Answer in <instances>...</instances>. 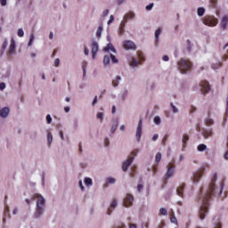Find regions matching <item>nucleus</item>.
I'll use <instances>...</instances> for the list:
<instances>
[{
  "label": "nucleus",
  "mask_w": 228,
  "mask_h": 228,
  "mask_svg": "<svg viewBox=\"0 0 228 228\" xmlns=\"http://www.w3.org/2000/svg\"><path fill=\"white\" fill-rule=\"evenodd\" d=\"M218 179V175L216 173L214 174L211 183L208 186V191L205 192V194L201 197V206L199 211V216L200 220H204L206 218V215H208V211L209 210V199H211V195L217 193L220 195L222 193V190H224V184L220 183V188H216L215 183Z\"/></svg>",
  "instance_id": "f257e3e1"
},
{
  "label": "nucleus",
  "mask_w": 228,
  "mask_h": 228,
  "mask_svg": "<svg viewBox=\"0 0 228 228\" xmlns=\"http://www.w3.org/2000/svg\"><path fill=\"white\" fill-rule=\"evenodd\" d=\"M35 199H37V203L34 218H40V216L44 215V210L45 209V199H44L43 195L38 193H35L32 196V200H35Z\"/></svg>",
  "instance_id": "f03ea898"
},
{
  "label": "nucleus",
  "mask_w": 228,
  "mask_h": 228,
  "mask_svg": "<svg viewBox=\"0 0 228 228\" xmlns=\"http://www.w3.org/2000/svg\"><path fill=\"white\" fill-rule=\"evenodd\" d=\"M192 66L193 64L188 59H181L177 62L178 70L181 74H188L191 70Z\"/></svg>",
  "instance_id": "7ed1b4c3"
},
{
  "label": "nucleus",
  "mask_w": 228,
  "mask_h": 228,
  "mask_svg": "<svg viewBox=\"0 0 228 228\" xmlns=\"http://www.w3.org/2000/svg\"><path fill=\"white\" fill-rule=\"evenodd\" d=\"M202 22L203 24H205V26H208L209 28H215V26L218 24V19L212 15H206L202 19Z\"/></svg>",
  "instance_id": "20e7f679"
},
{
  "label": "nucleus",
  "mask_w": 228,
  "mask_h": 228,
  "mask_svg": "<svg viewBox=\"0 0 228 228\" xmlns=\"http://www.w3.org/2000/svg\"><path fill=\"white\" fill-rule=\"evenodd\" d=\"M203 174H204V167H200L198 171L193 173L192 176L191 177V183H199Z\"/></svg>",
  "instance_id": "39448f33"
},
{
  "label": "nucleus",
  "mask_w": 228,
  "mask_h": 228,
  "mask_svg": "<svg viewBox=\"0 0 228 228\" xmlns=\"http://www.w3.org/2000/svg\"><path fill=\"white\" fill-rule=\"evenodd\" d=\"M112 61V63H118V59H117V57L115 55H113L112 53L110 54H106L103 57V64L106 66L110 63V61Z\"/></svg>",
  "instance_id": "423d86ee"
},
{
  "label": "nucleus",
  "mask_w": 228,
  "mask_h": 228,
  "mask_svg": "<svg viewBox=\"0 0 228 228\" xmlns=\"http://www.w3.org/2000/svg\"><path fill=\"white\" fill-rule=\"evenodd\" d=\"M134 200V197L132 194H126V198L124 199L123 206L125 208H131L133 206V201Z\"/></svg>",
  "instance_id": "0eeeda50"
},
{
  "label": "nucleus",
  "mask_w": 228,
  "mask_h": 228,
  "mask_svg": "<svg viewBox=\"0 0 228 228\" xmlns=\"http://www.w3.org/2000/svg\"><path fill=\"white\" fill-rule=\"evenodd\" d=\"M201 94H208L211 87H209V82L203 80L200 83Z\"/></svg>",
  "instance_id": "6e6552de"
},
{
  "label": "nucleus",
  "mask_w": 228,
  "mask_h": 228,
  "mask_svg": "<svg viewBox=\"0 0 228 228\" xmlns=\"http://www.w3.org/2000/svg\"><path fill=\"white\" fill-rule=\"evenodd\" d=\"M118 205V203L117 202V200H112L109 208H107V215L110 216H111V213H113V211H115V208H117V206Z\"/></svg>",
  "instance_id": "1a4fd4ad"
},
{
  "label": "nucleus",
  "mask_w": 228,
  "mask_h": 228,
  "mask_svg": "<svg viewBox=\"0 0 228 228\" xmlns=\"http://www.w3.org/2000/svg\"><path fill=\"white\" fill-rule=\"evenodd\" d=\"M99 51V44L97 41L92 42V58L93 60H95V54H97V52Z\"/></svg>",
  "instance_id": "9d476101"
},
{
  "label": "nucleus",
  "mask_w": 228,
  "mask_h": 228,
  "mask_svg": "<svg viewBox=\"0 0 228 228\" xmlns=\"http://www.w3.org/2000/svg\"><path fill=\"white\" fill-rule=\"evenodd\" d=\"M174 168H175V166L174 164H169L167 166V170L166 173V178L167 179H170V177H172L174 175Z\"/></svg>",
  "instance_id": "9b49d317"
},
{
  "label": "nucleus",
  "mask_w": 228,
  "mask_h": 228,
  "mask_svg": "<svg viewBox=\"0 0 228 228\" xmlns=\"http://www.w3.org/2000/svg\"><path fill=\"white\" fill-rule=\"evenodd\" d=\"M227 26H228V16L224 15L222 17L221 21H220V28L225 31V29H227Z\"/></svg>",
  "instance_id": "f8f14e48"
},
{
  "label": "nucleus",
  "mask_w": 228,
  "mask_h": 228,
  "mask_svg": "<svg viewBox=\"0 0 228 228\" xmlns=\"http://www.w3.org/2000/svg\"><path fill=\"white\" fill-rule=\"evenodd\" d=\"M142 119L139 120L137 127H136V133L135 136L137 138V142H140V139L142 138Z\"/></svg>",
  "instance_id": "ddd939ff"
},
{
  "label": "nucleus",
  "mask_w": 228,
  "mask_h": 228,
  "mask_svg": "<svg viewBox=\"0 0 228 228\" xmlns=\"http://www.w3.org/2000/svg\"><path fill=\"white\" fill-rule=\"evenodd\" d=\"M133 159H134V157H130L128 159H126L123 163V165H122L123 172H127V168H129V166L133 163Z\"/></svg>",
  "instance_id": "4468645a"
},
{
  "label": "nucleus",
  "mask_w": 228,
  "mask_h": 228,
  "mask_svg": "<svg viewBox=\"0 0 228 228\" xmlns=\"http://www.w3.org/2000/svg\"><path fill=\"white\" fill-rule=\"evenodd\" d=\"M123 47L126 50H129L135 49L136 46L134 45V43H133V41L126 40L123 42Z\"/></svg>",
  "instance_id": "2eb2a0df"
},
{
  "label": "nucleus",
  "mask_w": 228,
  "mask_h": 228,
  "mask_svg": "<svg viewBox=\"0 0 228 228\" xmlns=\"http://www.w3.org/2000/svg\"><path fill=\"white\" fill-rule=\"evenodd\" d=\"M8 115H10V108L4 107L2 110H0V117H2V118H6Z\"/></svg>",
  "instance_id": "dca6fc26"
},
{
  "label": "nucleus",
  "mask_w": 228,
  "mask_h": 228,
  "mask_svg": "<svg viewBox=\"0 0 228 228\" xmlns=\"http://www.w3.org/2000/svg\"><path fill=\"white\" fill-rule=\"evenodd\" d=\"M186 184L183 183L180 186L177 187L176 189V193L179 197H183V194L184 193V188H185Z\"/></svg>",
  "instance_id": "f3484780"
},
{
  "label": "nucleus",
  "mask_w": 228,
  "mask_h": 228,
  "mask_svg": "<svg viewBox=\"0 0 228 228\" xmlns=\"http://www.w3.org/2000/svg\"><path fill=\"white\" fill-rule=\"evenodd\" d=\"M104 53H110V51H112V53H117V50L115 49V46L109 43L105 48H103Z\"/></svg>",
  "instance_id": "a211bd4d"
},
{
  "label": "nucleus",
  "mask_w": 228,
  "mask_h": 228,
  "mask_svg": "<svg viewBox=\"0 0 228 228\" xmlns=\"http://www.w3.org/2000/svg\"><path fill=\"white\" fill-rule=\"evenodd\" d=\"M134 17H135L134 12H127L126 14H125L124 16L125 24H126V21L127 20H133Z\"/></svg>",
  "instance_id": "6ab92c4d"
},
{
  "label": "nucleus",
  "mask_w": 228,
  "mask_h": 228,
  "mask_svg": "<svg viewBox=\"0 0 228 228\" xmlns=\"http://www.w3.org/2000/svg\"><path fill=\"white\" fill-rule=\"evenodd\" d=\"M117 127H118V118L112 121V125L110 127V133H112V134L115 133V131H117Z\"/></svg>",
  "instance_id": "aec40b11"
},
{
  "label": "nucleus",
  "mask_w": 228,
  "mask_h": 228,
  "mask_svg": "<svg viewBox=\"0 0 228 228\" xmlns=\"http://www.w3.org/2000/svg\"><path fill=\"white\" fill-rule=\"evenodd\" d=\"M9 54H15V41L13 39L9 46Z\"/></svg>",
  "instance_id": "412c9836"
},
{
  "label": "nucleus",
  "mask_w": 228,
  "mask_h": 228,
  "mask_svg": "<svg viewBox=\"0 0 228 228\" xmlns=\"http://www.w3.org/2000/svg\"><path fill=\"white\" fill-rule=\"evenodd\" d=\"M188 140H190V137L188 136V134H183V138H182L183 148V149L186 148V143L188 142Z\"/></svg>",
  "instance_id": "4be33fe9"
},
{
  "label": "nucleus",
  "mask_w": 228,
  "mask_h": 228,
  "mask_svg": "<svg viewBox=\"0 0 228 228\" xmlns=\"http://www.w3.org/2000/svg\"><path fill=\"white\" fill-rule=\"evenodd\" d=\"M122 80V77L120 76H118L115 77V79L112 80V86L117 87L118 86V83Z\"/></svg>",
  "instance_id": "5701e85b"
},
{
  "label": "nucleus",
  "mask_w": 228,
  "mask_h": 228,
  "mask_svg": "<svg viewBox=\"0 0 228 228\" xmlns=\"http://www.w3.org/2000/svg\"><path fill=\"white\" fill-rule=\"evenodd\" d=\"M47 142H48V147H51V143H53V134L47 130Z\"/></svg>",
  "instance_id": "b1692460"
},
{
  "label": "nucleus",
  "mask_w": 228,
  "mask_h": 228,
  "mask_svg": "<svg viewBox=\"0 0 228 228\" xmlns=\"http://www.w3.org/2000/svg\"><path fill=\"white\" fill-rule=\"evenodd\" d=\"M140 61L138 60L134 59V57L132 58V61L130 62V67H138L140 65Z\"/></svg>",
  "instance_id": "393cba45"
},
{
  "label": "nucleus",
  "mask_w": 228,
  "mask_h": 228,
  "mask_svg": "<svg viewBox=\"0 0 228 228\" xmlns=\"http://www.w3.org/2000/svg\"><path fill=\"white\" fill-rule=\"evenodd\" d=\"M84 183L86 186H92L94 184L92 178H88V177L85 178Z\"/></svg>",
  "instance_id": "a878e982"
},
{
  "label": "nucleus",
  "mask_w": 228,
  "mask_h": 228,
  "mask_svg": "<svg viewBox=\"0 0 228 228\" xmlns=\"http://www.w3.org/2000/svg\"><path fill=\"white\" fill-rule=\"evenodd\" d=\"M126 27V21H121V24L119 26V34L124 35V28Z\"/></svg>",
  "instance_id": "bb28decb"
},
{
  "label": "nucleus",
  "mask_w": 228,
  "mask_h": 228,
  "mask_svg": "<svg viewBox=\"0 0 228 228\" xmlns=\"http://www.w3.org/2000/svg\"><path fill=\"white\" fill-rule=\"evenodd\" d=\"M160 35H161V28H158L155 31V40H156V42H159Z\"/></svg>",
  "instance_id": "cd10ccee"
},
{
  "label": "nucleus",
  "mask_w": 228,
  "mask_h": 228,
  "mask_svg": "<svg viewBox=\"0 0 228 228\" xmlns=\"http://www.w3.org/2000/svg\"><path fill=\"white\" fill-rule=\"evenodd\" d=\"M222 67V62H214L211 65V68L214 69V70H216V69H220Z\"/></svg>",
  "instance_id": "c85d7f7f"
},
{
  "label": "nucleus",
  "mask_w": 228,
  "mask_h": 228,
  "mask_svg": "<svg viewBox=\"0 0 228 228\" xmlns=\"http://www.w3.org/2000/svg\"><path fill=\"white\" fill-rule=\"evenodd\" d=\"M198 15L199 17H202V15H204V13H206V9H204L203 7H200L198 8Z\"/></svg>",
  "instance_id": "c756f323"
},
{
  "label": "nucleus",
  "mask_w": 228,
  "mask_h": 228,
  "mask_svg": "<svg viewBox=\"0 0 228 228\" xmlns=\"http://www.w3.org/2000/svg\"><path fill=\"white\" fill-rule=\"evenodd\" d=\"M102 33V25H101L100 27H98V29H97V31H96V37H97L98 38H101Z\"/></svg>",
  "instance_id": "7c9ffc66"
},
{
  "label": "nucleus",
  "mask_w": 228,
  "mask_h": 228,
  "mask_svg": "<svg viewBox=\"0 0 228 228\" xmlns=\"http://www.w3.org/2000/svg\"><path fill=\"white\" fill-rule=\"evenodd\" d=\"M206 149H208V146H206V144H200V145L198 146V151H199L200 152H203V151H206Z\"/></svg>",
  "instance_id": "2f4dec72"
},
{
  "label": "nucleus",
  "mask_w": 228,
  "mask_h": 228,
  "mask_svg": "<svg viewBox=\"0 0 228 228\" xmlns=\"http://www.w3.org/2000/svg\"><path fill=\"white\" fill-rule=\"evenodd\" d=\"M202 134H203L204 138H208L209 136H211V131L203 130Z\"/></svg>",
  "instance_id": "473e14b6"
},
{
  "label": "nucleus",
  "mask_w": 228,
  "mask_h": 228,
  "mask_svg": "<svg viewBox=\"0 0 228 228\" xmlns=\"http://www.w3.org/2000/svg\"><path fill=\"white\" fill-rule=\"evenodd\" d=\"M96 117H97V118H98L99 120H101V122H102V120L104 119V113H102V112H98V113L96 114Z\"/></svg>",
  "instance_id": "72a5a7b5"
},
{
  "label": "nucleus",
  "mask_w": 228,
  "mask_h": 228,
  "mask_svg": "<svg viewBox=\"0 0 228 228\" xmlns=\"http://www.w3.org/2000/svg\"><path fill=\"white\" fill-rule=\"evenodd\" d=\"M153 122L156 124V126H159V124H161V118L157 116L154 118Z\"/></svg>",
  "instance_id": "f704fd0d"
},
{
  "label": "nucleus",
  "mask_w": 228,
  "mask_h": 228,
  "mask_svg": "<svg viewBox=\"0 0 228 228\" xmlns=\"http://www.w3.org/2000/svg\"><path fill=\"white\" fill-rule=\"evenodd\" d=\"M170 106L173 110V113H179V109H177V107H175V105H174V102H171Z\"/></svg>",
  "instance_id": "c9c22d12"
},
{
  "label": "nucleus",
  "mask_w": 228,
  "mask_h": 228,
  "mask_svg": "<svg viewBox=\"0 0 228 228\" xmlns=\"http://www.w3.org/2000/svg\"><path fill=\"white\" fill-rule=\"evenodd\" d=\"M33 40H35V34L32 33L30 35V39H29V42H28V47H31V45H33Z\"/></svg>",
  "instance_id": "e433bc0d"
},
{
  "label": "nucleus",
  "mask_w": 228,
  "mask_h": 228,
  "mask_svg": "<svg viewBox=\"0 0 228 228\" xmlns=\"http://www.w3.org/2000/svg\"><path fill=\"white\" fill-rule=\"evenodd\" d=\"M205 124L207 126H213V124H215V122L211 118H207V119H205Z\"/></svg>",
  "instance_id": "4c0bfd02"
},
{
  "label": "nucleus",
  "mask_w": 228,
  "mask_h": 228,
  "mask_svg": "<svg viewBox=\"0 0 228 228\" xmlns=\"http://www.w3.org/2000/svg\"><path fill=\"white\" fill-rule=\"evenodd\" d=\"M155 161L157 163H159V161H161V153L160 152H158L155 156Z\"/></svg>",
  "instance_id": "58836bf2"
},
{
  "label": "nucleus",
  "mask_w": 228,
  "mask_h": 228,
  "mask_svg": "<svg viewBox=\"0 0 228 228\" xmlns=\"http://www.w3.org/2000/svg\"><path fill=\"white\" fill-rule=\"evenodd\" d=\"M127 94H128V91H127V89H126V90L123 92L122 95H121L122 101H126V97H127Z\"/></svg>",
  "instance_id": "ea45409f"
},
{
  "label": "nucleus",
  "mask_w": 228,
  "mask_h": 228,
  "mask_svg": "<svg viewBox=\"0 0 228 228\" xmlns=\"http://www.w3.org/2000/svg\"><path fill=\"white\" fill-rule=\"evenodd\" d=\"M159 213H160V215H163L164 216H167V211L166 210V208H161L159 209Z\"/></svg>",
  "instance_id": "a19ab883"
},
{
  "label": "nucleus",
  "mask_w": 228,
  "mask_h": 228,
  "mask_svg": "<svg viewBox=\"0 0 228 228\" xmlns=\"http://www.w3.org/2000/svg\"><path fill=\"white\" fill-rule=\"evenodd\" d=\"M107 183H110V184H115L116 180L115 178L110 177L107 179Z\"/></svg>",
  "instance_id": "79ce46f5"
},
{
  "label": "nucleus",
  "mask_w": 228,
  "mask_h": 228,
  "mask_svg": "<svg viewBox=\"0 0 228 228\" xmlns=\"http://www.w3.org/2000/svg\"><path fill=\"white\" fill-rule=\"evenodd\" d=\"M142 191H143V184H138L137 191H139V193H142Z\"/></svg>",
  "instance_id": "37998d69"
},
{
  "label": "nucleus",
  "mask_w": 228,
  "mask_h": 228,
  "mask_svg": "<svg viewBox=\"0 0 228 228\" xmlns=\"http://www.w3.org/2000/svg\"><path fill=\"white\" fill-rule=\"evenodd\" d=\"M78 186L80 187V190L82 191H85V186L83 185V181H79L78 182Z\"/></svg>",
  "instance_id": "c03bdc74"
},
{
  "label": "nucleus",
  "mask_w": 228,
  "mask_h": 228,
  "mask_svg": "<svg viewBox=\"0 0 228 228\" xmlns=\"http://www.w3.org/2000/svg\"><path fill=\"white\" fill-rule=\"evenodd\" d=\"M18 37H24V30L22 28L18 29Z\"/></svg>",
  "instance_id": "a18cd8bd"
},
{
  "label": "nucleus",
  "mask_w": 228,
  "mask_h": 228,
  "mask_svg": "<svg viewBox=\"0 0 228 228\" xmlns=\"http://www.w3.org/2000/svg\"><path fill=\"white\" fill-rule=\"evenodd\" d=\"M104 145L105 147H110V138H105L104 139Z\"/></svg>",
  "instance_id": "49530a36"
},
{
  "label": "nucleus",
  "mask_w": 228,
  "mask_h": 228,
  "mask_svg": "<svg viewBox=\"0 0 228 228\" xmlns=\"http://www.w3.org/2000/svg\"><path fill=\"white\" fill-rule=\"evenodd\" d=\"M46 121H47V124H51V122H53V118H51V115H47L46 116Z\"/></svg>",
  "instance_id": "de8ad7c7"
},
{
  "label": "nucleus",
  "mask_w": 228,
  "mask_h": 228,
  "mask_svg": "<svg viewBox=\"0 0 228 228\" xmlns=\"http://www.w3.org/2000/svg\"><path fill=\"white\" fill-rule=\"evenodd\" d=\"M138 152H139L138 149L134 150V151L131 152V154L133 155L132 158H134V156H137V155H138Z\"/></svg>",
  "instance_id": "09e8293b"
},
{
  "label": "nucleus",
  "mask_w": 228,
  "mask_h": 228,
  "mask_svg": "<svg viewBox=\"0 0 228 228\" xmlns=\"http://www.w3.org/2000/svg\"><path fill=\"white\" fill-rule=\"evenodd\" d=\"M110 13V10L106 9L102 12V17H106Z\"/></svg>",
  "instance_id": "8fccbe9b"
},
{
  "label": "nucleus",
  "mask_w": 228,
  "mask_h": 228,
  "mask_svg": "<svg viewBox=\"0 0 228 228\" xmlns=\"http://www.w3.org/2000/svg\"><path fill=\"white\" fill-rule=\"evenodd\" d=\"M4 88H6V84L4 82L0 83V90H4Z\"/></svg>",
  "instance_id": "3c124183"
},
{
  "label": "nucleus",
  "mask_w": 228,
  "mask_h": 228,
  "mask_svg": "<svg viewBox=\"0 0 228 228\" xmlns=\"http://www.w3.org/2000/svg\"><path fill=\"white\" fill-rule=\"evenodd\" d=\"M89 53H90V50L88 49V47H85L84 53L86 54V56H88Z\"/></svg>",
  "instance_id": "603ef678"
},
{
  "label": "nucleus",
  "mask_w": 228,
  "mask_h": 228,
  "mask_svg": "<svg viewBox=\"0 0 228 228\" xmlns=\"http://www.w3.org/2000/svg\"><path fill=\"white\" fill-rule=\"evenodd\" d=\"M114 228H126V224H120L115 225Z\"/></svg>",
  "instance_id": "864d4df0"
},
{
  "label": "nucleus",
  "mask_w": 228,
  "mask_h": 228,
  "mask_svg": "<svg viewBox=\"0 0 228 228\" xmlns=\"http://www.w3.org/2000/svg\"><path fill=\"white\" fill-rule=\"evenodd\" d=\"M54 65L55 67H60V60L58 58L54 60Z\"/></svg>",
  "instance_id": "5fc2aeb1"
},
{
  "label": "nucleus",
  "mask_w": 228,
  "mask_h": 228,
  "mask_svg": "<svg viewBox=\"0 0 228 228\" xmlns=\"http://www.w3.org/2000/svg\"><path fill=\"white\" fill-rule=\"evenodd\" d=\"M154 6V4H150L149 5L146 6V10L150 11V10H152Z\"/></svg>",
  "instance_id": "6e6d98bb"
},
{
  "label": "nucleus",
  "mask_w": 228,
  "mask_h": 228,
  "mask_svg": "<svg viewBox=\"0 0 228 228\" xmlns=\"http://www.w3.org/2000/svg\"><path fill=\"white\" fill-rule=\"evenodd\" d=\"M195 111H197V108H195V107L192 106V107L191 108L190 114L192 115V113H195Z\"/></svg>",
  "instance_id": "4d7b16f0"
},
{
  "label": "nucleus",
  "mask_w": 228,
  "mask_h": 228,
  "mask_svg": "<svg viewBox=\"0 0 228 228\" xmlns=\"http://www.w3.org/2000/svg\"><path fill=\"white\" fill-rule=\"evenodd\" d=\"M171 222H172L173 224H177V218H176L175 216H172V217H171Z\"/></svg>",
  "instance_id": "13d9d810"
},
{
  "label": "nucleus",
  "mask_w": 228,
  "mask_h": 228,
  "mask_svg": "<svg viewBox=\"0 0 228 228\" xmlns=\"http://www.w3.org/2000/svg\"><path fill=\"white\" fill-rule=\"evenodd\" d=\"M113 20H115V18L113 17V15H110V20L108 21V24H111V22H113Z\"/></svg>",
  "instance_id": "bf43d9fd"
},
{
  "label": "nucleus",
  "mask_w": 228,
  "mask_h": 228,
  "mask_svg": "<svg viewBox=\"0 0 228 228\" xmlns=\"http://www.w3.org/2000/svg\"><path fill=\"white\" fill-rule=\"evenodd\" d=\"M158 138H159L158 134H155L153 135V137H152V141H153V142H156V140H158Z\"/></svg>",
  "instance_id": "052dcab7"
},
{
  "label": "nucleus",
  "mask_w": 228,
  "mask_h": 228,
  "mask_svg": "<svg viewBox=\"0 0 228 228\" xmlns=\"http://www.w3.org/2000/svg\"><path fill=\"white\" fill-rule=\"evenodd\" d=\"M95 104H97V96H94L93 101V106H95Z\"/></svg>",
  "instance_id": "680f3d73"
},
{
  "label": "nucleus",
  "mask_w": 228,
  "mask_h": 228,
  "mask_svg": "<svg viewBox=\"0 0 228 228\" xmlns=\"http://www.w3.org/2000/svg\"><path fill=\"white\" fill-rule=\"evenodd\" d=\"M162 60H163L164 61H168L169 58H168L167 55H164V56L162 57Z\"/></svg>",
  "instance_id": "e2e57ef3"
},
{
  "label": "nucleus",
  "mask_w": 228,
  "mask_h": 228,
  "mask_svg": "<svg viewBox=\"0 0 228 228\" xmlns=\"http://www.w3.org/2000/svg\"><path fill=\"white\" fill-rule=\"evenodd\" d=\"M2 6H6V0H0Z\"/></svg>",
  "instance_id": "0e129e2a"
},
{
  "label": "nucleus",
  "mask_w": 228,
  "mask_h": 228,
  "mask_svg": "<svg viewBox=\"0 0 228 228\" xmlns=\"http://www.w3.org/2000/svg\"><path fill=\"white\" fill-rule=\"evenodd\" d=\"M49 38L50 40H53V38H54V33L50 32Z\"/></svg>",
  "instance_id": "69168bd1"
},
{
  "label": "nucleus",
  "mask_w": 228,
  "mask_h": 228,
  "mask_svg": "<svg viewBox=\"0 0 228 228\" xmlns=\"http://www.w3.org/2000/svg\"><path fill=\"white\" fill-rule=\"evenodd\" d=\"M77 119H74V127L77 128Z\"/></svg>",
  "instance_id": "338daca9"
},
{
  "label": "nucleus",
  "mask_w": 228,
  "mask_h": 228,
  "mask_svg": "<svg viewBox=\"0 0 228 228\" xmlns=\"http://www.w3.org/2000/svg\"><path fill=\"white\" fill-rule=\"evenodd\" d=\"M129 228H136V224H129Z\"/></svg>",
  "instance_id": "774afa93"
}]
</instances>
